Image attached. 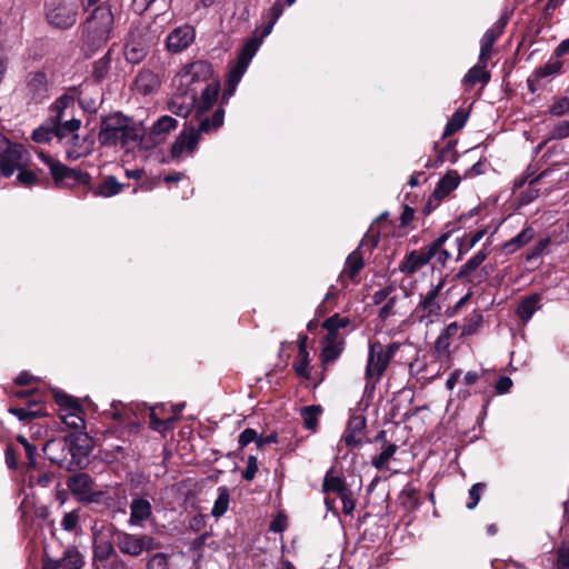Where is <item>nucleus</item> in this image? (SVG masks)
I'll return each mask as SVG.
<instances>
[{"mask_svg":"<svg viewBox=\"0 0 569 569\" xmlns=\"http://www.w3.org/2000/svg\"><path fill=\"white\" fill-rule=\"evenodd\" d=\"M76 101L73 97L63 94L50 106V118L47 124L40 126L32 132V139L39 143L49 142L53 137L67 139L70 146L66 153L69 159L77 160L91 152V142L87 139L80 141L78 130L81 120L72 116Z\"/></svg>","mask_w":569,"mask_h":569,"instance_id":"f257e3e1","label":"nucleus"},{"mask_svg":"<svg viewBox=\"0 0 569 569\" xmlns=\"http://www.w3.org/2000/svg\"><path fill=\"white\" fill-rule=\"evenodd\" d=\"M286 0H276L274 3L262 14L263 28H257L251 38H249L241 48L237 59L229 66L227 74L226 89L222 93V101H228L236 92L239 82L246 73L252 58L256 56L263 39L272 32V29L281 17Z\"/></svg>","mask_w":569,"mask_h":569,"instance_id":"f03ea898","label":"nucleus"},{"mask_svg":"<svg viewBox=\"0 0 569 569\" xmlns=\"http://www.w3.org/2000/svg\"><path fill=\"white\" fill-rule=\"evenodd\" d=\"M144 128L122 113L116 112L103 118L98 134L104 147H113L124 152H133L141 147Z\"/></svg>","mask_w":569,"mask_h":569,"instance_id":"7ed1b4c3","label":"nucleus"},{"mask_svg":"<svg viewBox=\"0 0 569 569\" xmlns=\"http://www.w3.org/2000/svg\"><path fill=\"white\" fill-rule=\"evenodd\" d=\"M445 284V278L439 277L426 291L419 293V301L411 313L413 322L428 327L440 320L442 306L446 301L442 293Z\"/></svg>","mask_w":569,"mask_h":569,"instance_id":"20e7f679","label":"nucleus"},{"mask_svg":"<svg viewBox=\"0 0 569 569\" xmlns=\"http://www.w3.org/2000/svg\"><path fill=\"white\" fill-rule=\"evenodd\" d=\"M400 347L401 343L399 342H392L387 346L379 341L369 343L365 368L366 389L373 390L376 388Z\"/></svg>","mask_w":569,"mask_h":569,"instance_id":"39448f33","label":"nucleus"},{"mask_svg":"<svg viewBox=\"0 0 569 569\" xmlns=\"http://www.w3.org/2000/svg\"><path fill=\"white\" fill-rule=\"evenodd\" d=\"M113 23V14L109 6L94 8L84 24V37L93 48L104 44L110 36Z\"/></svg>","mask_w":569,"mask_h":569,"instance_id":"423d86ee","label":"nucleus"},{"mask_svg":"<svg viewBox=\"0 0 569 569\" xmlns=\"http://www.w3.org/2000/svg\"><path fill=\"white\" fill-rule=\"evenodd\" d=\"M212 74V66L204 60L186 64L173 79L176 87L187 91H197L196 84L207 81Z\"/></svg>","mask_w":569,"mask_h":569,"instance_id":"0eeeda50","label":"nucleus"},{"mask_svg":"<svg viewBox=\"0 0 569 569\" xmlns=\"http://www.w3.org/2000/svg\"><path fill=\"white\" fill-rule=\"evenodd\" d=\"M78 9L73 2L66 0H52L47 3V21L59 29H68L77 21Z\"/></svg>","mask_w":569,"mask_h":569,"instance_id":"6e6552de","label":"nucleus"},{"mask_svg":"<svg viewBox=\"0 0 569 569\" xmlns=\"http://www.w3.org/2000/svg\"><path fill=\"white\" fill-rule=\"evenodd\" d=\"M21 92L29 103L38 104L43 102L49 98V81L47 73L41 70L27 73Z\"/></svg>","mask_w":569,"mask_h":569,"instance_id":"1a4fd4ad","label":"nucleus"},{"mask_svg":"<svg viewBox=\"0 0 569 569\" xmlns=\"http://www.w3.org/2000/svg\"><path fill=\"white\" fill-rule=\"evenodd\" d=\"M57 403L60 406V419L70 429L80 430L86 427L83 411L81 406L70 396L61 392L54 395Z\"/></svg>","mask_w":569,"mask_h":569,"instance_id":"9d476101","label":"nucleus"},{"mask_svg":"<svg viewBox=\"0 0 569 569\" xmlns=\"http://www.w3.org/2000/svg\"><path fill=\"white\" fill-rule=\"evenodd\" d=\"M39 157L48 164L50 173L58 187H71L76 183H83L88 179L87 173L70 169L51 157L46 156L43 152H40Z\"/></svg>","mask_w":569,"mask_h":569,"instance_id":"9b49d317","label":"nucleus"},{"mask_svg":"<svg viewBox=\"0 0 569 569\" xmlns=\"http://www.w3.org/2000/svg\"><path fill=\"white\" fill-rule=\"evenodd\" d=\"M378 241L379 239L376 234L367 233L358 248L348 256L345 268L341 272V278H349L353 281L365 266L363 249L368 248L370 251L378 244Z\"/></svg>","mask_w":569,"mask_h":569,"instance_id":"f8f14e48","label":"nucleus"},{"mask_svg":"<svg viewBox=\"0 0 569 569\" xmlns=\"http://www.w3.org/2000/svg\"><path fill=\"white\" fill-rule=\"evenodd\" d=\"M563 62L560 59L550 58L543 66L533 70L527 79V86L530 92H536L538 89L550 82L553 78L562 73Z\"/></svg>","mask_w":569,"mask_h":569,"instance_id":"ddd939ff","label":"nucleus"},{"mask_svg":"<svg viewBox=\"0 0 569 569\" xmlns=\"http://www.w3.org/2000/svg\"><path fill=\"white\" fill-rule=\"evenodd\" d=\"M152 538L147 536H136L129 532H118L117 547L123 555L132 557L140 556L144 550L151 549Z\"/></svg>","mask_w":569,"mask_h":569,"instance_id":"4468645a","label":"nucleus"},{"mask_svg":"<svg viewBox=\"0 0 569 569\" xmlns=\"http://www.w3.org/2000/svg\"><path fill=\"white\" fill-rule=\"evenodd\" d=\"M196 39V30L186 23L174 28L166 38V47L171 53L186 50Z\"/></svg>","mask_w":569,"mask_h":569,"instance_id":"2eb2a0df","label":"nucleus"},{"mask_svg":"<svg viewBox=\"0 0 569 569\" xmlns=\"http://www.w3.org/2000/svg\"><path fill=\"white\" fill-rule=\"evenodd\" d=\"M198 143V132H196L194 128L191 127L182 130L171 147L172 159L180 161L191 156L196 151Z\"/></svg>","mask_w":569,"mask_h":569,"instance_id":"dca6fc26","label":"nucleus"},{"mask_svg":"<svg viewBox=\"0 0 569 569\" xmlns=\"http://www.w3.org/2000/svg\"><path fill=\"white\" fill-rule=\"evenodd\" d=\"M507 26V18L501 17L499 20L488 29L480 40V63H488L491 58V50L495 42L502 34L505 27Z\"/></svg>","mask_w":569,"mask_h":569,"instance_id":"f3484780","label":"nucleus"},{"mask_svg":"<svg viewBox=\"0 0 569 569\" xmlns=\"http://www.w3.org/2000/svg\"><path fill=\"white\" fill-rule=\"evenodd\" d=\"M197 91H187L177 87V93L169 102V110L180 117H188L197 102Z\"/></svg>","mask_w":569,"mask_h":569,"instance_id":"a211bd4d","label":"nucleus"},{"mask_svg":"<svg viewBox=\"0 0 569 569\" xmlns=\"http://www.w3.org/2000/svg\"><path fill=\"white\" fill-rule=\"evenodd\" d=\"M22 166V148L14 144L9 146L3 152H0V174L11 177L16 170Z\"/></svg>","mask_w":569,"mask_h":569,"instance_id":"6ab92c4d","label":"nucleus"},{"mask_svg":"<svg viewBox=\"0 0 569 569\" xmlns=\"http://www.w3.org/2000/svg\"><path fill=\"white\" fill-rule=\"evenodd\" d=\"M366 429V418L362 416H353L349 419L347 429L341 438V441L347 447L355 448L362 443Z\"/></svg>","mask_w":569,"mask_h":569,"instance_id":"aec40b11","label":"nucleus"},{"mask_svg":"<svg viewBox=\"0 0 569 569\" xmlns=\"http://www.w3.org/2000/svg\"><path fill=\"white\" fill-rule=\"evenodd\" d=\"M432 258V252L426 248L419 251L413 250L405 257L399 270L403 273L413 274L428 264Z\"/></svg>","mask_w":569,"mask_h":569,"instance_id":"412c9836","label":"nucleus"},{"mask_svg":"<svg viewBox=\"0 0 569 569\" xmlns=\"http://www.w3.org/2000/svg\"><path fill=\"white\" fill-rule=\"evenodd\" d=\"M93 479L86 472L72 475L67 480V487L71 493L81 502L86 500V496L90 495L93 488Z\"/></svg>","mask_w":569,"mask_h":569,"instance_id":"4be33fe9","label":"nucleus"},{"mask_svg":"<svg viewBox=\"0 0 569 569\" xmlns=\"http://www.w3.org/2000/svg\"><path fill=\"white\" fill-rule=\"evenodd\" d=\"M152 516L150 501L142 497H134L130 502V526H141Z\"/></svg>","mask_w":569,"mask_h":569,"instance_id":"5701e85b","label":"nucleus"},{"mask_svg":"<svg viewBox=\"0 0 569 569\" xmlns=\"http://www.w3.org/2000/svg\"><path fill=\"white\" fill-rule=\"evenodd\" d=\"M345 338L343 336H326L323 339V347L321 350V360L323 365L337 360L343 351Z\"/></svg>","mask_w":569,"mask_h":569,"instance_id":"b1692460","label":"nucleus"},{"mask_svg":"<svg viewBox=\"0 0 569 569\" xmlns=\"http://www.w3.org/2000/svg\"><path fill=\"white\" fill-rule=\"evenodd\" d=\"M184 408V403H177L171 406V410L173 411V416L170 418L160 419L157 416V408H152L150 411V427L152 430L158 432H164L173 429L174 421L178 419L179 415Z\"/></svg>","mask_w":569,"mask_h":569,"instance_id":"393cba45","label":"nucleus"},{"mask_svg":"<svg viewBox=\"0 0 569 569\" xmlns=\"http://www.w3.org/2000/svg\"><path fill=\"white\" fill-rule=\"evenodd\" d=\"M160 84L158 76L150 70L140 71L134 80V89L141 94H150L158 89Z\"/></svg>","mask_w":569,"mask_h":569,"instance_id":"a878e982","label":"nucleus"},{"mask_svg":"<svg viewBox=\"0 0 569 569\" xmlns=\"http://www.w3.org/2000/svg\"><path fill=\"white\" fill-rule=\"evenodd\" d=\"M541 298L539 295L533 293L525 297L517 306L516 312L520 318L522 325H526L533 316V313L541 308Z\"/></svg>","mask_w":569,"mask_h":569,"instance_id":"bb28decb","label":"nucleus"},{"mask_svg":"<svg viewBox=\"0 0 569 569\" xmlns=\"http://www.w3.org/2000/svg\"><path fill=\"white\" fill-rule=\"evenodd\" d=\"M487 63H478L473 66L469 71L466 73V76L462 79V84L465 86L466 90H468L470 87H473L478 83L487 84L490 80V72L487 71Z\"/></svg>","mask_w":569,"mask_h":569,"instance_id":"cd10ccee","label":"nucleus"},{"mask_svg":"<svg viewBox=\"0 0 569 569\" xmlns=\"http://www.w3.org/2000/svg\"><path fill=\"white\" fill-rule=\"evenodd\" d=\"M70 451L73 457L88 456L92 450V439L87 432H77L69 437Z\"/></svg>","mask_w":569,"mask_h":569,"instance_id":"c85d7f7f","label":"nucleus"},{"mask_svg":"<svg viewBox=\"0 0 569 569\" xmlns=\"http://www.w3.org/2000/svg\"><path fill=\"white\" fill-rule=\"evenodd\" d=\"M148 47L143 40L131 37L124 46V56L128 62L139 63L147 56Z\"/></svg>","mask_w":569,"mask_h":569,"instance_id":"c756f323","label":"nucleus"},{"mask_svg":"<svg viewBox=\"0 0 569 569\" xmlns=\"http://www.w3.org/2000/svg\"><path fill=\"white\" fill-rule=\"evenodd\" d=\"M535 229L531 226H527L516 237L506 241L502 244V250L507 254L516 252L520 248L525 247L529 241H531L535 237Z\"/></svg>","mask_w":569,"mask_h":569,"instance_id":"7c9ffc66","label":"nucleus"},{"mask_svg":"<svg viewBox=\"0 0 569 569\" xmlns=\"http://www.w3.org/2000/svg\"><path fill=\"white\" fill-rule=\"evenodd\" d=\"M116 556V550L112 541L104 538H96L92 545V565L96 562H103L111 556Z\"/></svg>","mask_w":569,"mask_h":569,"instance_id":"2f4dec72","label":"nucleus"},{"mask_svg":"<svg viewBox=\"0 0 569 569\" xmlns=\"http://www.w3.org/2000/svg\"><path fill=\"white\" fill-rule=\"evenodd\" d=\"M460 183V177L455 171H448L443 178L440 179L433 190V197L438 200L447 197Z\"/></svg>","mask_w":569,"mask_h":569,"instance_id":"473e14b6","label":"nucleus"},{"mask_svg":"<svg viewBox=\"0 0 569 569\" xmlns=\"http://www.w3.org/2000/svg\"><path fill=\"white\" fill-rule=\"evenodd\" d=\"M123 188L124 184L118 182L116 177L108 176L93 189V194L96 197L111 198L120 193Z\"/></svg>","mask_w":569,"mask_h":569,"instance_id":"72a5a7b5","label":"nucleus"},{"mask_svg":"<svg viewBox=\"0 0 569 569\" xmlns=\"http://www.w3.org/2000/svg\"><path fill=\"white\" fill-rule=\"evenodd\" d=\"M223 120L224 110L222 108L217 109L211 118L201 119L198 129H196L198 139H200L201 133H210L218 130L223 124Z\"/></svg>","mask_w":569,"mask_h":569,"instance_id":"f704fd0d","label":"nucleus"},{"mask_svg":"<svg viewBox=\"0 0 569 569\" xmlns=\"http://www.w3.org/2000/svg\"><path fill=\"white\" fill-rule=\"evenodd\" d=\"M60 560L62 569H82L84 566L83 555L76 546L68 547Z\"/></svg>","mask_w":569,"mask_h":569,"instance_id":"c9c22d12","label":"nucleus"},{"mask_svg":"<svg viewBox=\"0 0 569 569\" xmlns=\"http://www.w3.org/2000/svg\"><path fill=\"white\" fill-rule=\"evenodd\" d=\"M487 257V247H483L461 266L458 273L456 274L457 279H466L469 277L486 260Z\"/></svg>","mask_w":569,"mask_h":569,"instance_id":"e433bc0d","label":"nucleus"},{"mask_svg":"<svg viewBox=\"0 0 569 569\" xmlns=\"http://www.w3.org/2000/svg\"><path fill=\"white\" fill-rule=\"evenodd\" d=\"M9 412L22 421L46 416L44 407L38 406L37 403H28L26 407L10 408Z\"/></svg>","mask_w":569,"mask_h":569,"instance_id":"4c0bfd02","label":"nucleus"},{"mask_svg":"<svg viewBox=\"0 0 569 569\" xmlns=\"http://www.w3.org/2000/svg\"><path fill=\"white\" fill-rule=\"evenodd\" d=\"M219 93L218 83L208 84L201 92L200 99L196 102L197 112L208 110L217 100Z\"/></svg>","mask_w":569,"mask_h":569,"instance_id":"58836bf2","label":"nucleus"},{"mask_svg":"<svg viewBox=\"0 0 569 569\" xmlns=\"http://www.w3.org/2000/svg\"><path fill=\"white\" fill-rule=\"evenodd\" d=\"M217 492L218 497L213 503L211 515L214 518H220L227 512L229 508L230 492L229 489L224 486L218 487Z\"/></svg>","mask_w":569,"mask_h":569,"instance_id":"ea45409f","label":"nucleus"},{"mask_svg":"<svg viewBox=\"0 0 569 569\" xmlns=\"http://www.w3.org/2000/svg\"><path fill=\"white\" fill-rule=\"evenodd\" d=\"M306 340H307V337H303V339L299 343V355H298L299 360H298V362L295 363V370H296L297 375L308 379L310 376V370H309L310 360H309V352H308L307 346H306Z\"/></svg>","mask_w":569,"mask_h":569,"instance_id":"a19ab883","label":"nucleus"},{"mask_svg":"<svg viewBox=\"0 0 569 569\" xmlns=\"http://www.w3.org/2000/svg\"><path fill=\"white\" fill-rule=\"evenodd\" d=\"M322 489L325 492H336L340 495L347 490V487L341 477L336 476L332 470H329L325 476Z\"/></svg>","mask_w":569,"mask_h":569,"instance_id":"79ce46f5","label":"nucleus"},{"mask_svg":"<svg viewBox=\"0 0 569 569\" xmlns=\"http://www.w3.org/2000/svg\"><path fill=\"white\" fill-rule=\"evenodd\" d=\"M132 410L127 405H123L121 401H112L111 409L106 410L104 415H108L113 420L119 422L130 421V415Z\"/></svg>","mask_w":569,"mask_h":569,"instance_id":"37998d69","label":"nucleus"},{"mask_svg":"<svg viewBox=\"0 0 569 569\" xmlns=\"http://www.w3.org/2000/svg\"><path fill=\"white\" fill-rule=\"evenodd\" d=\"M322 409L320 406H308L301 409V417L303 425L307 429L315 431L318 418L321 415Z\"/></svg>","mask_w":569,"mask_h":569,"instance_id":"c03bdc74","label":"nucleus"},{"mask_svg":"<svg viewBox=\"0 0 569 569\" xmlns=\"http://www.w3.org/2000/svg\"><path fill=\"white\" fill-rule=\"evenodd\" d=\"M468 119V113L461 109H458L445 128V136L452 134L463 128Z\"/></svg>","mask_w":569,"mask_h":569,"instance_id":"a18cd8bd","label":"nucleus"},{"mask_svg":"<svg viewBox=\"0 0 569 569\" xmlns=\"http://www.w3.org/2000/svg\"><path fill=\"white\" fill-rule=\"evenodd\" d=\"M350 323L349 318L333 315L323 322V328L327 330V336H341L339 329L346 328Z\"/></svg>","mask_w":569,"mask_h":569,"instance_id":"49530a36","label":"nucleus"},{"mask_svg":"<svg viewBox=\"0 0 569 569\" xmlns=\"http://www.w3.org/2000/svg\"><path fill=\"white\" fill-rule=\"evenodd\" d=\"M110 66H111V58L108 52L101 59H99L98 61L94 62L92 77L97 81H102L107 77V74L110 70Z\"/></svg>","mask_w":569,"mask_h":569,"instance_id":"de8ad7c7","label":"nucleus"},{"mask_svg":"<svg viewBox=\"0 0 569 569\" xmlns=\"http://www.w3.org/2000/svg\"><path fill=\"white\" fill-rule=\"evenodd\" d=\"M177 120L170 116H162L152 127V133L160 136L177 128Z\"/></svg>","mask_w":569,"mask_h":569,"instance_id":"09e8293b","label":"nucleus"},{"mask_svg":"<svg viewBox=\"0 0 569 569\" xmlns=\"http://www.w3.org/2000/svg\"><path fill=\"white\" fill-rule=\"evenodd\" d=\"M483 322V318L481 313L475 312L463 326H461V336H472L476 335Z\"/></svg>","mask_w":569,"mask_h":569,"instance_id":"8fccbe9b","label":"nucleus"},{"mask_svg":"<svg viewBox=\"0 0 569 569\" xmlns=\"http://www.w3.org/2000/svg\"><path fill=\"white\" fill-rule=\"evenodd\" d=\"M397 451V446L395 443L388 445L377 457L372 459V466L382 470L388 461L395 456Z\"/></svg>","mask_w":569,"mask_h":569,"instance_id":"3c124183","label":"nucleus"},{"mask_svg":"<svg viewBox=\"0 0 569 569\" xmlns=\"http://www.w3.org/2000/svg\"><path fill=\"white\" fill-rule=\"evenodd\" d=\"M485 490H486V483H483V482H477L469 489L468 501L466 505V507L469 510H472L477 507Z\"/></svg>","mask_w":569,"mask_h":569,"instance_id":"603ef678","label":"nucleus"},{"mask_svg":"<svg viewBox=\"0 0 569 569\" xmlns=\"http://www.w3.org/2000/svg\"><path fill=\"white\" fill-rule=\"evenodd\" d=\"M147 569H170L169 556L164 552H158L152 555L147 563Z\"/></svg>","mask_w":569,"mask_h":569,"instance_id":"864d4df0","label":"nucleus"},{"mask_svg":"<svg viewBox=\"0 0 569 569\" xmlns=\"http://www.w3.org/2000/svg\"><path fill=\"white\" fill-rule=\"evenodd\" d=\"M557 569H569V541H563L558 547Z\"/></svg>","mask_w":569,"mask_h":569,"instance_id":"5fc2aeb1","label":"nucleus"},{"mask_svg":"<svg viewBox=\"0 0 569 569\" xmlns=\"http://www.w3.org/2000/svg\"><path fill=\"white\" fill-rule=\"evenodd\" d=\"M257 471H258V460L254 456H249L248 461H247V467L242 472V478L248 481H251L256 477Z\"/></svg>","mask_w":569,"mask_h":569,"instance_id":"6e6d98bb","label":"nucleus"},{"mask_svg":"<svg viewBox=\"0 0 569 569\" xmlns=\"http://www.w3.org/2000/svg\"><path fill=\"white\" fill-rule=\"evenodd\" d=\"M17 180L26 187H31L38 181V177L31 170H21L17 176Z\"/></svg>","mask_w":569,"mask_h":569,"instance_id":"4d7b16f0","label":"nucleus"},{"mask_svg":"<svg viewBox=\"0 0 569 569\" xmlns=\"http://www.w3.org/2000/svg\"><path fill=\"white\" fill-rule=\"evenodd\" d=\"M79 521V516L76 511L68 512L63 516L61 521V527L67 530L71 531L73 530Z\"/></svg>","mask_w":569,"mask_h":569,"instance_id":"13d9d810","label":"nucleus"},{"mask_svg":"<svg viewBox=\"0 0 569 569\" xmlns=\"http://www.w3.org/2000/svg\"><path fill=\"white\" fill-rule=\"evenodd\" d=\"M257 439H258L257 431L254 429L247 428L239 436V446L241 448H243L253 441L257 442Z\"/></svg>","mask_w":569,"mask_h":569,"instance_id":"bf43d9fd","label":"nucleus"},{"mask_svg":"<svg viewBox=\"0 0 569 569\" xmlns=\"http://www.w3.org/2000/svg\"><path fill=\"white\" fill-rule=\"evenodd\" d=\"M568 111H569V99L568 98L559 99L550 108V112L553 116H563Z\"/></svg>","mask_w":569,"mask_h":569,"instance_id":"052dcab7","label":"nucleus"},{"mask_svg":"<svg viewBox=\"0 0 569 569\" xmlns=\"http://www.w3.org/2000/svg\"><path fill=\"white\" fill-rule=\"evenodd\" d=\"M340 498L342 502L343 512L350 515L356 507V502L352 498L351 492L347 489L345 492L340 493Z\"/></svg>","mask_w":569,"mask_h":569,"instance_id":"680f3d73","label":"nucleus"},{"mask_svg":"<svg viewBox=\"0 0 569 569\" xmlns=\"http://www.w3.org/2000/svg\"><path fill=\"white\" fill-rule=\"evenodd\" d=\"M451 342H452V340H450L449 338L446 337V335H442L440 332V335L438 336V338L435 341V349L437 352L446 353L449 351Z\"/></svg>","mask_w":569,"mask_h":569,"instance_id":"e2e57ef3","label":"nucleus"},{"mask_svg":"<svg viewBox=\"0 0 569 569\" xmlns=\"http://www.w3.org/2000/svg\"><path fill=\"white\" fill-rule=\"evenodd\" d=\"M511 387L512 380L507 376H501L496 383V390L499 395L507 393Z\"/></svg>","mask_w":569,"mask_h":569,"instance_id":"0e129e2a","label":"nucleus"},{"mask_svg":"<svg viewBox=\"0 0 569 569\" xmlns=\"http://www.w3.org/2000/svg\"><path fill=\"white\" fill-rule=\"evenodd\" d=\"M106 492L102 490H90V495L86 496L84 503H102L104 502Z\"/></svg>","mask_w":569,"mask_h":569,"instance_id":"69168bd1","label":"nucleus"},{"mask_svg":"<svg viewBox=\"0 0 569 569\" xmlns=\"http://www.w3.org/2000/svg\"><path fill=\"white\" fill-rule=\"evenodd\" d=\"M553 136L558 139L569 137V121H561L553 128Z\"/></svg>","mask_w":569,"mask_h":569,"instance_id":"338daca9","label":"nucleus"},{"mask_svg":"<svg viewBox=\"0 0 569 569\" xmlns=\"http://www.w3.org/2000/svg\"><path fill=\"white\" fill-rule=\"evenodd\" d=\"M569 52V38L562 40L555 49L553 57L555 59H559L560 57L567 54Z\"/></svg>","mask_w":569,"mask_h":569,"instance_id":"774afa93","label":"nucleus"}]
</instances>
